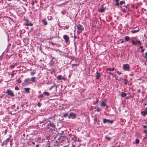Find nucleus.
<instances>
[{"label":"nucleus","mask_w":147,"mask_h":147,"mask_svg":"<svg viewBox=\"0 0 147 147\" xmlns=\"http://www.w3.org/2000/svg\"><path fill=\"white\" fill-rule=\"evenodd\" d=\"M119 0H115V2H119Z\"/></svg>","instance_id":"nucleus-56"},{"label":"nucleus","mask_w":147,"mask_h":147,"mask_svg":"<svg viewBox=\"0 0 147 147\" xmlns=\"http://www.w3.org/2000/svg\"><path fill=\"white\" fill-rule=\"evenodd\" d=\"M36 78L35 77H32L31 78V81L33 82H35V81Z\"/></svg>","instance_id":"nucleus-21"},{"label":"nucleus","mask_w":147,"mask_h":147,"mask_svg":"<svg viewBox=\"0 0 147 147\" xmlns=\"http://www.w3.org/2000/svg\"><path fill=\"white\" fill-rule=\"evenodd\" d=\"M105 139H107V140L110 141L111 140V137H107V136H106L105 138Z\"/></svg>","instance_id":"nucleus-28"},{"label":"nucleus","mask_w":147,"mask_h":147,"mask_svg":"<svg viewBox=\"0 0 147 147\" xmlns=\"http://www.w3.org/2000/svg\"><path fill=\"white\" fill-rule=\"evenodd\" d=\"M123 42H124L123 41V40H122V41H121V43H123Z\"/></svg>","instance_id":"nucleus-55"},{"label":"nucleus","mask_w":147,"mask_h":147,"mask_svg":"<svg viewBox=\"0 0 147 147\" xmlns=\"http://www.w3.org/2000/svg\"><path fill=\"white\" fill-rule=\"evenodd\" d=\"M100 108L99 107H98L97 108L96 111L98 112H99L100 111Z\"/></svg>","instance_id":"nucleus-35"},{"label":"nucleus","mask_w":147,"mask_h":147,"mask_svg":"<svg viewBox=\"0 0 147 147\" xmlns=\"http://www.w3.org/2000/svg\"><path fill=\"white\" fill-rule=\"evenodd\" d=\"M15 89L16 90H19V88L18 86H16L15 87Z\"/></svg>","instance_id":"nucleus-40"},{"label":"nucleus","mask_w":147,"mask_h":147,"mask_svg":"<svg viewBox=\"0 0 147 147\" xmlns=\"http://www.w3.org/2000/svg\"><path fill=\"white\" fill-rule=\"evenodd\" d=\"M103 121L104 123H105L107 122L108 123L112 124L113 123V121L112 120H110V119H104Z\"/></svg>","instance_id":"nucleus-4"},{"label":"nucleus","mask_w":147,"mask_h":147,"mask_svg":"<svg viewBox=\"0 0 147 147\" xmlns=\"http://www.w3.org/2000/svg\"><path fill=\"white\" fill-rule=\"evenodd\" d=\"M68 114L67 113H65L63 115V117H66L67 115Z\"/></svg>","instance_id":"nucleus-41"},{"label":"nucleus","mask_w":147,"mask_h":147,"mask_svg":"<svg viewBox=\"0 0 147 147\" xmlns=\"http://www.w3.org/2000/svg\"><path fill=\"white\" fill-rule=\"evenodd\" d=\"M51 45H54L55 43H53V42H51Z\"/></svg>","instance_id":"nucleus-50"},{"label":"nucleus","mask_w":147,"mask_h":147,"mask_svg":"<svg viewBox=\"0 0 147 147\" xmlns=\"http://www.w3.org/2000/svg\"><path fill=\"white\" fill-rule=\"evenodd\" d=\"M139 142V140L138 139H136V144H138Z\"/></svg>","instance_id":"nucleus-33"},{"label":"nucleus","mask_w":147,"mask_h":147,"mask_svg":"<svg viewBox=\"0 0 147 147\" xmlns=\"http://www.w3.org/2000/svg\"><path fill=\"white\" fill-rule=\"evenodd\" d=\"M139 30H132L131 31V32L132 33H134L138 32Z\"/></svg>","instance_id":"nucleus-27"},{"label":"nucleus","mask_w":147,"mask_h":147,"mask_svg":"<svg viewBox=\"0 0 147 147\" xmlns=\"http://www.w3.org/2000/svg\"><path fill=\"white\" fill-rule=\"evenodd\" d=\"M42 23L44 25H47V22L45 19H43L42 21Z\"/></svg>","instance_id":"nucleus-11"},{"label":"nucleus","mask_w":147,"mask_h":147,"mask_svg":"<svg viewBox=\"0 0 147 147\" xmlns=\"http://www.w3.org/2000/svg\"><path fill=\"white\" fill-rule=\"evenodd\" d=\"M48 125L53 128L55 127V124L53 123H51L50 121H49Z\"/></svg>","instance_id":"nucleus-9"},{"label":"nucleus","mask_w":147,"mask_h":147,"mask_svg":"<svg viewBox=\"0 0 147 147\" xmlns=\"http://www.w3.org/2000/svg\"><path fill=\"white\" fill-rule=\"evenodd\" d=\"M60 138L62 140H64L65 139V137H64V136H61L60 137Z\"/></svg>","instance_id":"nucleus-29"},{"label":"nucleus","mask_w":147,"mask_h":147,"mask_svg":"<svg viewBox=\"0 0 147 147\" xmlns=\"http://www.w3.org/2000/svg\"><path fill=\"white\" fill-rule=\"evenodd\" d=\"M126 94L123 92H121V96L123 97H125L126 96Z\"/></svg>","instance_id":"nucleus-17"},{"label":"nucleus","mask_w":147,"mask_h":147,"mask_svg":"<svg viewBox=\"0 0 147 147\" xmlns=\"http://www.w3.org/2000/svg\"><path fill=\"white\" fill-rule=\"evenodd\" d=\"M49 81H48V82L47 83V84H49Z\"/></svg>","instance_id":"nucleus-60"},{"label":"nucleus","mask_w":147,"mask_h":147,"mask_svg":"<svg viewBox=\"0 0 147 147\" xmlns=\"http://www.w3.org/2000/svg\"><path fill=\"white\" fill-rule=\"evenodd\" d=\"M111 147H115V146H112Z\"/></svg>","instance_id":"nucleus-64"},{"label":"nucleus","mask_w":147,"mask_h":147,"mask_svg":"<svg viewBox=\"0 0 147 147\" xmlns=\"http://www.w3.org/2000/svg\"><path fill=\"white\" fill-rule=\"evenodd\" d=\"M108 73H109L110 75H113V73H112L111 72H108Z\"/></svg>","instance_id":"nucleus-48"},{"label":"nucleus","mask_w":147,"mask_h":147,"mask_svg":"<svg viewBox=\"0 0 147 147\" xmlns=\"http://www.w3.org/2000/svg\"><path fill=\"white\" fill-rule=\"evenodd\" d=\"M76 36L74 35V38H76Z\"/></svg>","instance_id":"nucleus-59"},{"label":"nucleus","mask_w":147,"mask_h":147,"mask_svg":"<svg viewBox=\"0 0 147 147\" xmlns=\"http://www.w3.org/2000/svg\"><path fill=\"white\" fill-rule=\"evenodd\" d=\"M143 47L142 46H141L140 47V48L141 49H142Z\"/></svg>","instance_id":"nucleus-53"},{"label":"nucleus","mask_w":147,"mask_h":147,"mask_svg":"<svg viewBox=\"0 0 147 147\" xmlns=\"http://www.w3.org/2000/svg\"><path fill=\"white\" fill-rule=\"evenodd\" d=\"M123 69L125 71H129V66L128 64H126L123 65Z\"/></svg>","instance_id":"nucleus-2"},{"label":"nucleus","mask_w":147,"mask_h":147,"mask_svg":"<svg viewBox=\"0 0 147 147\" xmlns=\"http://www.w3.org/2000/svg\"><path fill=\"white\" fill-rule=\"evenodd\" d=\"M32 143L33 144H35V143H34V142H32Z\"/></svg>","instance_id":"nucleus-58"},{"label":"nucleus","mask_w":147,"mask_h":147,"mask_svg":"<svg viewBox=\"0 0 147 147\" xmlns=\"http://www.w3.org/2000/svg\"><path fill=\"white\" fill-rule=\"evenodd\" d=\"M66 11H61V13L63 15H64L66 13Z\"/></svg>","instance_id":"nucleus-38"},{"label":"nucleus","mask_w":147,"mask_h":147,"mask_svg":"<svg viewBox=\"0 0 147 147\" xmlns=\"http://www.w3.org/2000/svg\"><path fill=\"white\" fill-rule=\"evenodd\" d=\"M125 41H128L129 39V37L128 36H126L125 37Z\"/></svg>","instance_id":"nucleus-22"},{"label":"nucleus","mask_w":147,"mask_h":147,"mask_svg":"<svg viewBox=\"0 0 147 147\" xmlns=\"http://www.w3.org/2000/svg\"><path fill=\"white\" fill-rule=\"evenodd\" d=\"M36 71H32L30 72V74L32 76L34 75L36 73Z\"/></svg>","instance_id":"nucleus-30"},{"label":"nucleus","mask_w":147,"mask_h":147,"mask_svg":"<svg viewBox=\"0 0 147 147\" xmlns=\"http://www.w3.org/2000/svg\"><path fill=\"white\" fill-rule=\"evenodd\" d=\"M16 81L19 83H20L22 82V81L20 79L17 80Z\"/></svg>","instance_id":"nucleus-34"},{"label":"nucleus","mask_w":147,"mask_h":147,"mask_svg":"<svg viewBox=\"0 0 147 147\" xmlns=\"http://www.w3.org/2000/svg\"><path fill=\"white\" fill-rule=\"evenodd\" d=\"M78 29L77 32L78 33L81 32L84 30V28L80 24H78L76 26Z\"/></svg>","instance_id":"nucleus-1"},{"label":"nucleus","mask_w":147,"mask_h":147,"mask_svg":"<svg viewBox=\"0 0 147 147\" xmlns=\"http://www.w3.org/2000/svg\"><path fill=\"white\" fill-rule=\"evenodd\" d=\"M117 73L119 75H120L121 74V73L120 72H119V71H117Z\"/></svg>","instance_id":"nucleus-47"},{"label":"nucleus","mask_w":147,"mask_h":147,"mask_svg":"<svg viewBox=\"0 0 147 147\" xmlns=\"http://www.w3.org/2000/svg\"><path fill=\"white\" fill-rule=\"evenodd\" d=\"M54 84L53 85L51 86L50 88H49V90H51V89L53 88L56 86V88H57V86L56 85V84H55V83L54 82Z\"/></svg>","instance_id":"nucleus-14"},{"label":"nucleus","mask_w":147,"mask_h":147,"mask_svg":"<svg viewBox=\"0 0 147 147\" xmlns=\"http://www.w3.org/2000/svg\"><path fill=\"white\" fill-rule=\"evenodd\" d=\"M62 79H63L64 80H65V78H62Z\"/></svg>","instance_id":"nucleus-62"},{"label":"nucleus","mask_w":147,"mask_h":147,"mask_svg":"<svg viewBox=\"0 0 147 147\" xmlns=\"http://www.w3.org/2000/svg\"><path fill=\"white\" fill-rule=\"evenodd\" d=\"M131 43L134 45H135L136 44V42H135L134 40H132L131 41Z\"/></svg>","instance_id":"nucleus-31"},{"label":"nucleus","mask_w":147,"mask_h":147,"mask_svg":"<svg viewBox=\"0 0 147 147\" xmlns=\"http://www.w3.org/2000/svg\"><path fill=\"white\" fill-rule=\"evenodd\" d=\"M39 145L38 144H37L36 145V147H39Z\"/></svg>","instance_id":"nucleus-54"},{"label":"nucleus","mask_w":147,"mask_h":147,"mask_svg":"<svg viewBox=\"0 0 147 147\" xmlns=\"http://www.w3.org/2000/svg\"><path fill=\"white\" fill-rule=\"evenodd\" d=\"M145 110H146V111H147V107H146L145 108Z\"/></svg>","instance_id":"nucleus-61"},{"label":"nucleus","mask_w":147,"mask_h":147,"mask_svg":"<svg viewBox=\"0 0 147 147\" xmlns=\"http://www.w3.org/2000/svg\"><path fill=\"white\" fill-rule=\"evenodd\" d=\"M31 4L32 5V6H33L34 5V2L33 0L32 1Z\"/></svg>","instance_id":"nucleus-43"},{"label":"nucleus","mask_w":147,"mask_h":147,"mask_svg":"<svg viewBox=\"0 0 147 147\" xmlns=\"http://www.w3.org/2000/svg\"><path fill=\"white\" fill-rule=\"evenodd\" d=\"M43 95H45L46 96H49L50 95V93L47 92L45 91L43 93Z\"/></svg>","instance_id":"nucleus-13"},{"label":"nucleus","mask_w":147,"mask_h":147,"mask_svg":"<svg viewBox=\"0 0 147 147\" xmlns=\"http://www.w3.org/2000/svg\"><path fill=\"white\" fill-rule=\"evenodd\" d=\"M63 37L66 43H67L69 40V37L67 35H63Z\"/></svg>","instance_id":"nucleus-6"},{"label":"nucleus","mask_w":147,"mask_h":147,"mask_svg":"<svg viewBox=\"0 0 147 147\" xmlns=\"http://www.w3.org/2000/svg\"><path fill=\"white\" fill-rule=\"evenodd\" d=\"M17 71L15 70L13 71L10 74L11 76V78H12L16 74Z\"/></svg>","instance_id":"nucleus-10"},{"label":"nucleus","mask_w":147,"mask_h":147,"mask_svg":"<svg viewBox=\"0 0 147 147\" xmlns=\"http://www.w3.org/2000/svg\"><path fill=\"white\" fill-rule=\"evenodd\" d=\"M105 8H104L103 7H102L99 10V11H100V12L102 13L105 10Z\"/></svg>","instance_id":"nucleus-24"},{"label":"nucleus","mask_w":147,"mask_h":147,"mask_svg":"<svg viewBox=\"0 0 147 147\" xmlns=\"http://www.w3.org/2000/svg\"><path fill=\"white\" fill-rule=\"evenodd\" d=\"M7 133V129H6L5 131V134Z\"/></svg>","instance_id":"nucleus-52"},{"label":"nucleus","mask_w":147,"mask_h":147,"mask_svg":"<svg viewBox=\"0 0 147 147\" xmlns=\"http://www.w3.org/2000/svg\"><path fill=\"white\" fill-rule=\"evenodd\" d=\"M26 26H32L33 25V24L31 22H28L26 24Z\"/></svg>","instance_id":"nucleus-16"},{"label":"nucleus","mask_w":147,"mask_h":147,"mask_svg":"<svg viewBox=\"0 0 147 147\" xmlns=\"http://www.w3.org/2000/svg\"><path fill=\"white\" fill-rule=\"evenodd\" d=\"M124 3V1H121L120 2L119 4L121 5H122L123 3Z\"/></svg>","instance_id":"nucleus-39"},{"label":"nucleus","mask_w":147,"mask_h":147,"mask_svg":"<svg viewBox=\"0 0 147 147\" xmlns=\"http://www.w3.org/2000/svg\"><path fill=\"white\" fill-rule=\"evenodd\" d=\"M37 105L38 107H40L41 106V104L40 102H38L37 103Z\"/></svg>","instance_id":"nucleus-42"},{"label":"nucleus","mask_w":147,"mask_h":147,"mask_svg":"<svg viewBox=\"0 0 147 147\" xmlns=\"http://www.w3.org/2000/svg\"><path fill=\"white\" fill-rule=\"evenodd\" d=\"M43 97V94H41L40 95H39L38 96V98H42Z\"/></svg>","instance_id":"nucleus-26"},{"label":"nucleus","mask_w":147,"mask_h":147,"mask_svg":"<svg viewBox=\"0 0 147 147\" xmlns=\"http://www.w3.org/2000/svg\"><path fill=\"white\" fill-rule=\"evenodd\" d=\"M136 44L137 43H138L139 45H141V42L140 40H136Z\"/></svg>","instance_id":"nucleus-32"},{"label":"nucleus","mask_w":147,"mask_h":147,"mask_svg":"<svg viewBox=\"0 0 147 147\" xmlns=\"http://www.w3.org/2000/svg\"><path fill=\"white\" fill-rule=\"evenodd\" d=\"M144 49H142V50H141V52H142V53H143V52H144Z\"/></svg>","instance_id":"nucleus-51"},{"label":"nucleus","mask_w":147,"mask_h":147,"mask_svg":"<svg viewBox=\"0 0 147 147\" xmlns=\"http://www.w3.org/2000/svg\"><path fill=\"white\" fill-rule=\"evenodd\" d=\"M124 81L125 82H124V84H125V85H126L127 84V80H126V79H124Z\"/></svg>","instance_id":"nucleus-36"},{"label":"nucleus","mask_w":147,"mask_h":147,"mask_svg":"<svg viewBox=\"0 0 147 147\" xmlns=\"http://www.w3.org/2000/svg\"><path fill=\"white\" fill-rule=\"evenodd\" d=\"M143 131L145 134H146V136L147 137V130H144Z\"/></svg>","instance_id":"nucleus-37"},{"label":"nucleus","mask_w":147,"mask_h":147,"mask_svg":"<svg viewBox=\"0 0 147 147\" xmlns=\"http://www.w3.org/2000/svg\"><path fill=\"white\" fill-rule=\"evenodd\" d=\"M71 117L72 119H75L76 118V115L73 113H70L69 116V118Z\"/></svg>","instance_id":"nucleus-8"},{"label":"nucleus","mask_w":147,"mask_h":147,"mask_svg":"<svg viewBox=\"0 0 147 147\" xmlns=\"http://www.w3.org/2000/svg\"><path fill=\"white\" fill-rule=\"evenodd\" d=\"M47 147H50V145H49Z\"/></svg>","instance_id":"nucleus-63"},{"label":"nucleus","mask_w":147,"mask_h":147,"mask_svg":"<svg viewBox=\"0 0 147 147\" xmlns=\"http://www.w3.org/2000/svg\"><path fill=\"white\" fill-rule=\"evenodd\" d=\"M141 114L143 116H144L147 114V111H143L141 112Z\"/></svg>","instance_id":"nucleus-15"},{"label":"nucleus","mask_w":147,"mask_h":147,"mask_svg":"<svg viewBox=\"0 0 147 147\" xmlns=\"http://www.w3.org/2000/svg\"><path fill=\"white\" fill-rule=\"evenodd\" d=\"M29 80H30L29 78H26V79H25V80H24V82L25 83H28V84H30L31 83V82H29Z\"/></svg>","instance_id":"nucleus-12"},{"label":"nucleus","mask_w":147,"mask_h":147,"mask_svg":"<svg viewBox=\"0 0 147 147\" xmlns=\"http://www.w3.org/2000/svg\"><path fill=\"white\" fill-rule=\"evenodd\" d=\"M62 76L61 75H59L57 77V78L59 80H61L62 79Z\"/></svg>","instance_id":"nucleus-25"},{"label":"nucleus","mask_w":147,"mask_h":147,"mask_svg":"<svg viewBox=\"0 0 147 147\" xmlns=\"http://www.w3.org/2000/svg\"><path fill=\"white\" fill-rule=\"evenodd\" d=\"M93 120L94 121V123L95 124H96L98 125L100 124V120L97 118H94Z\"/></svg>","instance_id":"nucleus-7"},{"label":"nucleus","mask_w":147,"mask_h":147,"mask_svg":"<svg viewBox=\"0 0 147 147\" xmlns=\"http://www.w3.org/2000/svg\"><path fill=\"white\" fill-rule=\"evenodd\" d=\"M116 5L117 6H119V3L118 2H116Z\"/></svg>","instance_id":"nucleus-45"},{"label":"nucleus","mask_w":147,"mask_h":147,"mask_svg":"<svg viewBox=\"0 0 147 147\" xmlns=\"http://www.w3.org/2000/svg\"><path fill=\"white\" fill-rule=\"evenodd\" d=\"M24 107V105L23 104V105H21V107Z\"/></svg>","instance_id":"nucleus-57"},{"label":"nucleus","mask_w":147,"mask_h":147,"mask_svg":"<svg viewBox=\"0 0 147 147\" xmlns=\"http://www.w3.org/2000/svg\"><path fill=\"white\" fill-rule=\"evenodd\" d=\"M97 75L96 76V79H98L100 77V74L98 72V71H97L96 72Z\"/></svg>","instance_id":"nucleus-18"},{"label":"nucleus","mask_w":147,"mask_h":147,"mask_svg":"<svg viewBox=\"0 0 147 147\" xmlns=\"http://www.w3.org/2000/svg\"><path fill=\"white\" fill-rule=\"evenodd\" d=\"M11 137V136H9L8 138H7L5 140L3 141V144H1L2 146H3L4 144H5L6 145L9 142L10 138Z\"/></svg>","instance_id":"nucleus-5"},{"label":"nucleus","mask_w":147,"mask_h":147,"mask_svg":"<svg viewBox=\"0 0 147 147\" xmlns=\"http://www.w3.org/2000/svg\"><path fill=\"white\" fill-rule=\"evenodd\" d=\"M143 127H144V128L146 129L147 127V126L146 125H144L143 126Z\"/></svg>","instance_id":"nucleus-49"},{"label":"nucleus","mask_w":147,"mask_h":147,"mask_svg":"<svg viewBox=\"0 0 147 147\" xmlns=\"http://www.w3.org/2000/svg\"><path fill=\"white\" fill-rule=\"evenodd\" d=\"M30 89V88H25L24 89L25 90V92H28V93L29 92Z\"/></svg>","instance_id":"nucleus-23"},{"label":"nucleus","mask_w":147,"mask_h":147,"mask_svg":"<svg viewBox=\"0 0 147 147\" xmlns=\"http://www.w3.org/2000/svg\"><path fill=\"white\" fill-rule=\"evenodd\" d=\"M115 69V68L114 67L112 69L110 68H108L107 69V71H113Z\"/></svg>","instance_id":"nucleus-19"},{"label":"nucleus","mask_w":147,"mask_h":147,"mask_svg":"<svg viewBox=\"0 0 147 147\" xmlns=\"http://www.w3.org/2000/svg\"><path fill=\"white\" fill-rule=\"evenodd\" d=\"M78 65H77V64H73L72 65V66L73 67H74V66H77Z\"/></svg>","instance_id":"nucleus-46"},{"label":"nucleus","mask_w":147,"mask_h":147,"mask_svg":"<svg viewBox=\"0 0 147 147\" xmlns=\"http://www.w3.org/2000/svg\"><path fill=\"white\" fill-rule=\"evenodd\" d=\"M6 92L8 95H10L11 97H13L14 96V94L13 92L11 90L9 89H8L7 90Z\"/></svg>","instance_id":"nucleus-3"},{"label":"nucleus","mask_w":147,"mask_h":147,"mask_svg":"<svg viewBox=\"0 0 147 147\" xmlns=\"http://www.w3.org/2000/svg\"><path fill=\"white\" fill-rule=\"evenodd\" d=\"M106 105V103L104 101H103L101 103L100 106H101L104 107Z\"/></svg>","instance_id":"nucleus-20"},{"label":"nucleus","mask_w":147,"mask_h":147,"mask_svg":"<svg viewBox=\"0 0 147 147\" xmlns=\"http://www.w3.org/2000/svg\"><path fill=\"white\" fill-rule=\"evenodd\" d=\"M144 58L146 59L147 58V53H146L145 56L144 57Z\"/></svg>","instance_id":"nucleus-44"}]
</instances>
